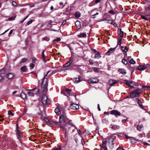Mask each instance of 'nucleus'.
I'll return each instance as SVG.
<instances>
[{
	"label": "nucleus",
	"mask_w": 150,
	"mask_h": 150,
	"mask_svg": "<svg viewBox=\"0 0 150 150\" xmlns=\"http://www.w3.org/2000/svg\"><path fill=\"white\" fill-rule=\"evenodd\" d=\"M50 72L49 71H47L46 74L44 76L41 81V88L43 93H46L47 91V87L48 83L47 78L49 77V76H47V74Z\"/></svg>",
	"instance_id": "obj_1"
},
{
	"label": "nucleus",
	"mask_w": 150,
	"mask_h": 150,
	"mask_svg": "<svg viewBox=\"0 0 150 150\" xmlns=\"http://www.w3.org/2000/svg\"><path fill=\"white\" fill-rule=\"evenodd\" d=\"M66 116L65 115H61L59 117V122L61 123H63V125H60L59 127L61 129L63 130H65V126Z\"/></svg>",
	"instance_id": "obj_2"
},
{
	"label": "nucleus",
	"mask_w": 150,
	"mask_h": 150,
	"mask_svg": "<svg viewBox=\"0 0 150 150\" xmlns=\"http://www.w3.org/2000/svg\"><path fill=\"white\" fill-rule=\"evenodd\" d=\"M141 92V90L139 89H137L133 90L130 93L131 98H135L139 97Z\"/></svg>",
	"instance_id": "obj_3"
},
{
	"label": "nucleus",
	"mask_w": 150,
	"mask_h": 150,
	"mask_svg": "<svg viewBox=\"0 0 150 150\" xmlns=\"http://www.w3.org/2000/svg\"><path fill=\"white\" fill-rule=\"evenodd\" d=\"M69 108L71 109L75 110L79 109V107L78 104L74 103L71 104Z\"/></svg>",
	"instance_id": "obj_4"
},
{
	"label": "nucleus",
	"mask_w": 150,
	"mask_h": 150,
	"mask_svg": "<svg viewBox=\"0 0 150 150\" xmlns=\"http://www.w3.org/2000/svg\"><path fill=\"white\" fill-rule=\"evenodd\" d=\"M42 103L44 104H46L48 102V99L45 95H43L42 97Z\"/></svg>",
	"instance_id": "obj_5"
},
{
	"label": "nucleus",
	"mask_w": 150,
	"mask_h": 150,
	"mask_svg": "<svg viewBox=\"0 0 150 150\" xmlns=\"http://www.w3.org/2000/svg\"><path fill=\"white\" fill-rule=\"evenodd\" d=\"M110 114L112 115H115L116 117H117L121 115L120 112L115 110H111L110 112Z\"/></svg>",
	"instance_id": "obj_6"
},
{
	"label": "nucleus",
	"mask_w": 150,
	"mask_h": 150,
	"mask_svg": "<svg viewBox=\"0 0 150 150\" xmlns=\"http://www.w3.org/2000/svg\"><path fill=\"white\" fill-rule=\"evenodd\" d=\"M58 123V122L56 121L50 120L47 125L50 127H52L54 125H57Z\"/></svg>",
	"instance_id": "obj_7"
},
{
	"label": "nucleus",
	"mask_w": 150,
	"mask_h": 150,
	"mask_svg": "<svg viewBox=\"0 0 150 150\" xmlns=\"http://www.w3.org/2000/svg\"><path fill=\"white\" fill-rule=\"evenodd\" d=\"M99 81L96 78H92L89 80V82L90 83H96L98 82Z\"/></svg>",
	"instance_id": "obj_8"
},
{
	"label": "nucleus",
	"mask_w": 150,
	"mask_h": 150,
	"mask_svg": "<svg viewBox=\"0 0 150 150\" xmlns=\"http://www.w3.org/2000/svg\"><path fill=\"white\" fill-rule=\"evenodd\" d=\"M92 51L93 52L96 54L95 55L94 58L98 59L100 58L101 57L100 56V54L99 52L95 49H93Z\"/></svg>",
	"instance_id": "obj_9"
},
{
	"label": "nucleus",
	"mask_w": 150,
	"mask_h": 150,
	"mask_svg": "<svg viewBox=\"0 0 150 150\" xmlns=\"http://www.w3.org/2000/svg\"><path fill=\"white\" fill-rule=\"evenodd\" d=\"M147 68V66L145 65H142L138 66L137 68V69L139 70L142 71Z\"/></svg>",
	"instance_id": "obj_10"
},
{
	"label": "nucleus",
	"mask_w": 150,
	"mask_h": 150,
	"mask_svg": "<svg viewBox=\"0 0 150 150\" xmlns=\"http://www.w3.org/2000/svg\"><path fill=\"white\" fill-rule=\"evenodd\" d=\"M36 88H34L32 89H28L27 90L30 91H29L28 92V95L31 96H33L34 95V93H35L34 90L36 89Z\"/></svg>",
	"instance_id": "obj_11"
},
{
	"label": "nucleus",
	"mask_w": 150,
	"mask_h": 150,
	"mask_svg": "<svg viewBox=\"0 0 150 150\" xmlns=\"http://www.w3.org/2000/svg\"><path fill=\"white\" fill-rule=\"evenodd\" d=\"M14 76L13 74L11 73H8L6 75V77L8 79H13Z\"/></svg>",
	"instance_id": "obj_12"
},
{
	"label": "nucleus",
	"mask_w": 150,
	"mask_h": 150,
	"mask_svg": "<svg viewBox=\"0 0 150 150\" xmlns=\"http://www.w3.org/2000/svg\"><path fill=\"white\" fill-rule=\"evenodd\" d=\"M135 101L137 102L139 105L142 108H144V106L142 104V102H141L140 100L138 98H136L135 99Z\"/></svg>",
	"instance_id": "obj_13"
},
{
	"label": "nucleus",
	"mask_w": 150,
	"mask_h": 150,
	"mask_svg": "<svg viewBox=\"0 0 150 150\" xmlns=\"http://www.w3.org/2000/svg\"><path fill=\"white\" fill-rule=\"evenodd\" d=\"M115 49V48H110L106 52V54L109 55L114 52Z\"/></svg>",
	"instance_id": "obj_14"
},
{
	"label": "nucleus",
	"mask_w": 150,
	"mask_h": 150,
	"mask_svg": "<svg viewBox=\"0 0 150 150\" xmlns=\"http://www.w3.org/2000/svg\"><path fill=\"white\" fill-rule=\"evenodd\" d=\"M54 111L56 114L58 115H59L60 114L61 112H62V110H61V109H60L58 108H55Z\"/></svg>",
	"instance_id": "obj_15"
},
{
	"label": "nucleus",
	"mask_w": 150,
	"mask_h": 150,
	"mask_svg": "<svg viewBox=\"0 0 150 150\" xmlns=\"http://www.w3.org/2000/svg\"><path fill=\"white\" fill-rule=\"evenodd\" d=\"M17 133L18 135V138L19 142L21 143V140L19 138H20L22 137V134L20 133V131L18 129H17Z\"/></svg>",
	"instance_id": "obj_16"
},
{
	"label": "nucleus",
	"mask_w": 150,
	"mask_h": 150,
	"mask_svg": "<svg viewBox=\"0 0 150 150\" xmlns=\"http://www.w3.org/2000/svg\"><path fill=\"white\" fill-rule=\"evenodd\" d=\"M150 16L149 14H146L145 15H142L141 17L142 19L146 21H148L149 20V16Z\"/></svg>",
	"instance_id": "obj_17"
},
{
	"label": "nucleus",
	"mask_w": 150,
	"mask_h": 150,
	"mask_svg": "<svg viewBox=\"0 0 150 150\" xmlns=\"http://www.w3.org/2000/svg\"><path fill=\"white\" fill-rule=\"evenodd\" d=\"M78 36L80 38H86V33H82L78 35Z\"/></svg>",
	"instance_id": "obj_18"
},
{
	"label": "nucleus",
	"mask_w": 150,
	"mask_h": 150,
	"mask_svg": "<svg viewBox=\"0 0 150 150\" xmlns=\"http://www.w3.org/2000/svg\"><path fill=\"white\" fill-rule=\"evenodd\" d=\"M116 83L115 81L114 80L111 79L109 81V83L110 85L113 86Z\"/></svg>",
	"instance_id": "obj_19"
},
{
	"label": "nucleus",
	"mask_w": 150,
	"mask_h": 150,
	"mask_svg": "<svg viewBox=\"0 0 150 150\" xmlns=\"http://www.w3.org/2000/svg\"><path fill=\"white\" fill-rule=\"evenodd\" d=\"M119 71L122 74L124 75L126 74V71L125 69H120L119 70Z\"/></svg>",
	"instance_id": "obj_20"
},
{
	"label": "nucleus",
	"mask_w": 150,
	"mask_h": 150,
	"mask_svg": "<svg viewBox=\"0 0 150 150\" xmlns=\"http://www.w3.org/2000/svg\"><path fill=\"white\" fill-rule=\"evenodd\" d=\"M72 90L66 89V96L67 94H69V96H71L72 94L71 92Z\"/></svg>",
	"instance_id": "obj_21"
},
{
	"label": "nucleus",
	"mask_w": 150,
	"mask_h": 150,
	"mask_svg": "<svg viewBox=\"0 0 150 150\" xmlns=\"http://www.w3.org/2000/svg\"><path fill=\"white\" fill-rule=\"evenodd\" d=\"M111 127L114 130H115L119 129L120 127L119 126L117 125H114L112 126Z\"/></svg>",
	"instance_id": "obj_22"
},
{
	"label": "nucleus",
	"mask_w": 150,
	"mask_h": 150,
	"mask_svg": "<svg viewBox=\"0 0 150 150\" xmlns=\"http://www.w3.org/2000/svg\"><path fill=\"white\" fill-rule=\"evenodd\" d=\"M75 25L77 28L79 29L81 28V24L80 21H77L75 22Z\"/></svg>",
	"instance_id": "obj_23"
},
{
	"label": "nucleus",
	"mask_w": 150,
	"mask_h": 150,
	"mask_svg": "<svg viewBox=\"0 0 150 150\" xmlns=\"http://www.w3.org/2000/svg\"><path fill=\"white\" fill-rule=\"evenodd\" d=\"M73 81L75 83H78L80 81V79L79 77L77 78H74V79Z\"/></svg>",
	"instance_id": "obj_24"
},
{
	"label": "nucleus",
	"mask_w": 150,
	"mask_h": 150,
	"mask_svg": "<svg viewBox=\"0 0 150 150\" xmlns=\"http://www.w3.org/2000/svg\"><path fill=\"white\" fill-rule=\"evenodd\" d=\"M122 50L125 52H127L128 51V49L125 46H122L121 47Z\"/></svg>",
	"instance_id": "obj_25"
},
{
	"label": "nucleus",
	"mask_w": 150,
	"mask_h": 150,
	"mask_svg": "<svg viewBox=\"0 0 150 150\" xmlns=\"http://www.w3.org/2000/svg\"><path fill=\"white\" fill-rule=\"evenodd\" d=\"M20 96L23 99H25L26 97V94L23 92H22L21 93Z\"/></svg>",
	"instance_id": "obj_26"
},
{
	"label": "nucleus",
	"mask_w": 150,
	"mask_h": 150,
	"mask_svg": "<svg viewBox=\"0 0 150 150\" xmlns=\"http://www.w3.org/2000/svg\"><path fill=\"white\" fill-rule=\"evenodd\" d=\"M125 82V83L126 84L128 85H130V84H132L133 83V82L131 81H128L127 80H125L124 81Z\"/></svg>",
	"instance_id": "obj_27"
},
{
	"label": "nucleus",
	"mask_w": 150,
	"mask_h": 150,
	"mask_svg": "<svg viewBox=\"0 0 150 150\" xmlns=\"http://www.w3.org/2000/svg\"><path fill=\"white\" fill-rule=\"evenodd\" d=\"M143 126L142 125H138L137 126V129L139 131H140L141 129L143 128Z\"/></svg>",
	"instance_id": "obj_28"
},
{
	"label": "nucleus",
	"mask_w": 150,
	"mask_h": 150,
	"mask_svg": "<svg viewBox=\"0 0 150 150\" xmlns=\"http://www.w3.org/2000/svg\"><path fill=\"white\" fill-rule=\"evenodd\" d=\"M42 58L43 61L45 62H46V60H45V55L44 54V51H43L42 52Z\"/></svg>",
	"instance_id": "obj_29"
},
{
	"label": "nucleus",
	"mask_w": 150,
	"mask_h": 150,
	"mask_svg": "<svg viewBox=\"0 0 150 150\" xmlns=\"http://www.w3.org/2000/svg\"><path fill=\"white\" fill-rule=\"evenodd\" d=\"M21 71L23 72H25L26 71L27 69L26 66H23L21 68Z\"/></svg>",
	"instance_id": "obj_30"
},
{
	"label": "nucleus",
	"mask_w": 150,
	"mask_h": 150,
	"mask_svg": "<svg viewBox=\"0 0 150 150\" xmlns=\"http://www.w3.org/2000/svg\"><path fill=\"white\" fill-rule=\"evenodd\" d=\"M75 16L76 17L79 18L81 16V13L79 12H76L75 13Z\"/></svg>",
	"instance_id": "obj_31"
},
{
	"label": "nucleus",
	"mask_w": 150,
	"mask_h": 150,
	"mask_svg": "<svg viewBox=\"0 0 150 150\" xmlns=\"http://www.w3.org/2000/svg\"><path fill=\"white\" fill-rule=\"evenodd\" d=\"M123 35V32L122 31L121 29H120L119 33V36H120L121 38H122V37Z\"/></svg>",
	"instance_id": "obj_32"
},
{
	"label": "nucleus",
	"mask_w": 150,
	"mask_h": 150,
	"mask_svg": "<svg viewBox=\"0 0 150 150\" xmlns=\"http://www.w3.org/2000/svg\"><path fill=\"white\" fill-rule=\"evenodd\" d=\"M55 26L56 28H57L56 29H52L51 30L53 31H57L58 30H59L60 29L59 26L57 25H55Z\"/></svg>",
	"instance_id": "obj_33"
},
{
	"label": "nucleus",
	"mask_w": 150,
	"mask_h": 150,
	"mask_svg": "<svg viewBox=\"0 0 150 150\" xmlns=\"http://www.w3.org/2000/svg\"><path fill=\"white\" fill-rule=\"evenodd\" d=\"M122 62L124 64L126 65L127 63V60L125 59H123L122 61Z\"/></svg>",
	"instance_id": "obj_34"
},
{
	"label": "nucleus",
	"mask_w": 150,
	"mask_h": 150,
	"mask_svg": "<svg viewBox=\"0 0 150 150\" xmlns=\"http://www.w3.org/2000/svg\"><path fill=\"white\" fill-rule=\"evenodd\" d=\"M68 125H69L71 126H73V124L72 122H68L67 123H66V126L68 127Z\"/></svg>",
	"instance_id": "obj_35"
},
{
	"label": "nucleus",
	"mask_w": 150,
	"mask_h": 150,
	"mask_svg": "<svg viewBox=\"0 0 150 150\" xmlns=\"http://www.w3.org/2000/svg\"><path fill=\"white\" fill-rule=\"evenodd\" d=\"M122 38H120L117 42L118 45H121L122 40Z\"/></svg>",
	"instance_id": "obj_36"
},
{
	"label": "nucleus",
	"mask_w": 150,
	"mask_h": 150,
	"mask_svg": "<svg viewBox=\"0 0 150 150\" xmlns=\"http://www.w3.org/2000/svg\"><path fill=\"white\" fill-rule=\"evenodd\" d=\"M61 150V146H59L57 148H56L52 150Z\"/></svg>",
	"instance_id": "obj_37"
},
{
	"label": "nucleus",
	"mask_w": 150,
	"mask_h": 150,
	"mask_svg": "<svg viewBox=\"0 0 150 150\" xmlns=\"http://www.w3.org/2000/svg\"><path fill=\"white\" fill-rule=\"evenodd\" d=\"M27 60V58H23L21 60V63H23L25 62Z\"/></svg>",
	"instance_id": "obj_38"
},
{
	"label": "nucleus",
	"mask_w": 150,
	"mask_h": 150,
	"mask_svg": "<svg viewBox=\"0 0 150 150\" xmlns=\"http://www.w3.org/2000/svg\"><path fill=\"white\" fill-rule=\"evenodd\" d=\"M136 142V140L134 139H131V142L132 144H134Z\"/></svg>",
	"instance_id": "obj_39"
},
{
	"label": "nucleus",
	"mask_w": 150,
	"mask_h": 150,
	"mask_svg": "<svg viewBox=\"0 0 150 150\" xmlns=\"http://www.w3.org/2000/svg\"><path fill=\"white\" fill-rule=\"evenodd\" d=\"M102 122L104 123H105L106 124H108V120L105 119H103L102 120Z\"/></svg>",
	"instance_id": "obj_40"
},
{
	"label": "nucleus",
	"mask_w": 150,
	"mask_h": 150,
	"mask_svg": "<svg viewBox=\"0 0 150 150\" xmlns=\"http://www.w3.org/2000/svg\"><path fill=\"white\" fill-rule=\"evenodd\" d=\"M107 149L105 145H103V146L101 147V150H107Z\"/></svg>",
	"instance_id": "obj_41"
},
{
	"label": "nucleus",
	"mask_w": 150,
	"mask_h": 150,
	"mask_svg": "<svg viewBox=\"0 0 150 150\" xmlns=\"http://www.w3.org/2000/svg\"><path fill=\"white\" fill-rule=\"evenodd\" d=\"M59 4L60 5V7L62 8L63 7L65 6V5L62 2H60Z\"/></svg>",
	"instance_id": "obj_42"
},
{
	"label": "nucleus",
	"mask_w": 150,
	"mask_h": 150,
	"mask_svg": "<svg viewBox=\"0 0 150 150\" xmlns=\"http://www.w3.org/2000/svg\"><path fill=\"white\" fill-rule=\"evenodd\" d=\"M108 13L112 15H114L115 14V12L113 10H111L109 11H108Z\"/></svg>",
	"instance_id": "obj_43"
},
{
	"label": "nucleus",
	"mask_w": 150,
	"mask_h": 150,
	"mask_svg": "<svg viewBox=\"0 0 150 150\" xmlns=\"http://www.w3.org/2000/svg\"><path fill=\"white\" fill-rule=\"evenodd\" d=\"M61 93L63 94L65 96L66 94V90L65 89H63L62 90Z\"/></svg>",
	"instance_id": "obj_44"
},
{
	"label": "nucleus",
	"mask_w": 150,
	"mask_h": 150,
	"mask_svg": "<svg viewBox=\"0 0 150 150\" xmlns=\"http://www.w3.org/2000/svg\"><path fill=\"white\" fill-rule=\"evenodd\" d=\"M16 17V16H15L13 17H11L9 18H8V20L9 21H12L14 20L15 17Z\"/></svg>",
	"instance_id": "obj_45"
},
{
	"label": "nucleus",
	"mask_w": 150,
	"mask_h": 150,
	"mask_svg": "<svg viewBox=\"0 0 150 150\" xmlns=\"http://www.w3.org/2000/svg\"><path fill=\"white\" fill-rule=\"evenodd\" d=\"M93 71L96 72H98V71L99 69L96 67H94L93 68Z\"/></svg>",
	"instance_id": "obj_46"
},
{
	"label": "nucleus",
	"mask_w": 150,
	"mask_h": 150,
	"mask_svg": "<svg viewBox=\"0 0 150 150\" xmlns=\"http://www.w3.org/2000/svg\"><path fill=\"white\" fill-rule=\"evenodd\" d=\"M107 23H108L110 24H112L113 23V21L112 20H108L107 22Z\"/></svg>",
	"instance_id": "obj_47"
},
{
	"label": "nucleus",
	"mask_w": 150,
	"mask_h": 150,
	"mask_svg": "<svg viewBox=\"0 0 150 150\" xmlns=\"http://www.w3.org/2000/svg\"><path fill=\"white\" fill-rule=\"evenodd\" d=\"M44 120L46 122L47 124L48 123L50 120H49L47 118H44Z\"/></svg>",
	"instance_id": "obj_48"
},
{
	"label": "nucleus",
	"mask_w": 150,
	"mask_h": 150,
	"mask_svg": "<svg viewBox=\"0 0 150 150\" xmlns=\"http://www.w3.org/2000/svg\"><path fill=\"white\" fill-rule=\"evenodd\" d=\"M129 62L132 64H134L135 63V61L133 60V59L132 58L129 61Z\"/></svg>",
	"instance_id": "obj_49"
},
{
	"label": "nucleus",
	"mask_w": 150,
	"mask_h": 150,
	"mask_svg": "<svg viewBox=\"0 0 150 150\" xmlns=\"http://www.w3.org/2000/svg\"><path fill=\"white\" fill-rule=\"evenodd\" d=\"M8 115H11L12 116H13L14 115L13 113L10 111H8Z\"/></svg>",
	"instance_id": "obj_50"
},
{
	"label": "nucleus",
	"mask_w": 150,
	"mask_h": 150,
	"mask_svg": "<svg viewBox=\"0 0 150 150\" xmlns=\"http://www.w3.org/2000/svg\"><path fill=\"white\" fill-rule=\"evenodd\" d=\"M28 16H27L25 17L22 20L20 21V23H23L24 21L28 17Z\"/></svg>",
	"instance_id": "obj_51"
},
{
	"label": "nucleus",
	"mask_w": 150,
	"mask_h": 150,
	"mask_svg": "<svg viewBox=\"0 0 150 150\" xmlns=\"http://www.w3.org/2000/svg\"><path fill=\"white\" fill-rule=\"evenodd\" d=\"M12 4L13 6H16L17 5V3L14 1H12Z\"/></svg>",
	"instance_id": "obj_52"
},
{
	"label": "nucleus",
	"mask_w": 150,
	"mask_h": 150,
	"mask_svg": "<svg viewBox=\"0 0 150 150\" xmlns=\"http://www.w3.org/2000/svg\"><path fill=\"white\" fill-rule=\"evenodd\" d=\"M89 61V63L91 64H93V60L91 59H90Z\"/></svg>",
	"instance_id": "obj_53"
},
{
	"label": "nucleus",
	"mask_w": 150,
	"mask_h": 150,
	"mask_svg": "<svg viewBox=\"0 0 150 150\" xmlns=\"http://www.w3.org/2000/svg\"><path fill=\"white\" fill-rule=\"evenodd\" d=\"M61 40V39L60 38H57V39H55L54 40H53V41H60Z\"/></svg>",
	"instance_id": "obj_54"
},
{
	"label": "nucleus",
	"mask_w": 150,
	"mask_h": 150,
	"mask_svg": "<svg viewBox=\"0 0 150 150\" xmlns=\"http://www.w3.org/2000/svg\"><path fill=\"white\" fill-rule=\"evenodd\" d=\"M32 62L34 63L37 60V59L34 57L32 58Z\"/></svg>",
	"instance_id": "obj_55"
},
{
	"label": "nucleus",
	"mask_w": 150,
	"mask_h": 150,
	"mask_svg": "<svg viewBox=\"0 0 150 150\" xmlns=\"http://www.w3.org/2000/svg\"><path fill=\"white\" fill-rule=\"evenodd\" d=\"M32 20H30L27 23V25H29V24H31L32 22Z\"/></svg>",
	"instance_id": "obj_56"
},
{
	"label": "nucleus",
	"mask_w": 150,
	"mask_h": 150,
	"mask_svg": "<svg viewBox=\"0 0 150 150\" xmlns=\"http://www.w3.org/2000/svg\"><path fill=\"white\" fill-rule=\"evenodd\" d=\"M30 67H31L32 68H33L34 66V64L33 63H30Z\"/></svg>",
	"instance_id": "obj_57"
},
{
	"label": "nucleus",
	"mask_w": 150,
	"mask_h": 150,
	"mask_svg": "<svg viewBox=\"0 0 150 150\" xmlns=\"http://www.w3.org/2000/svg\"><path fill=\"white\" fill-rule=\"evenodd\" d=\"M71 62L72 61H71V60H70L68 62H67L66 64L69 65L71 63Z\"/></svg>",
	"instance_id": "obj_58"
},
{
	"label": "nucleus",
	"mask_w": 150,
	"mask_h": 150,
	"mask_svg": "<svg viewBox=\"0 0 150 150\" xmlns=\"http://www.w3.org/2000/svg\"><path fill=\"white\" fill-rule=\"evenodd\" d=\"M81 142L83 145L85 144V141L84 139L83 138H82L81 140Z\"/></svg>",
	"instance_id": "obj_59"
},
{
	"label": "nucleus",
	"mask_w": 150,
	"mask_h": 150,
	"mask_svg": "<svg viewBox=\"0 0 150 150\" xmlns=\"http://www.w3.org/2000/svg\"><path fill=\"white\" fill-rule=\"evenodd\" d=\"M125 138L126 139H131V137H129V136L126 135H125Z\"/></svg>",
	"instance_id": "obj_60"
},
{
	"label": "nucleus",
	"mask_w": 150,
	"mask_h": 150,
	"mask_svg": "<svg viewBox=\"0 0 150 150\" xmlns=\"http://www.w3.org/2000/svg\"><path fill=\"white\" fill-rule=\"evenodd\" d=\"M39 93H40L39 89H38L37 90V92L35 93L36 95H38Z\"/></svg>",
	"instance_id": "obj_61"
},
{
	"label": "nucleus",
	"mask_w": 150,
	"mask_h": 150,
	"mask_svg": "<svg viewBox=\"0 0 150 150\" xmlns=\"http://www.w3.org/2000/svg\"><path fill=\"white\" fill-rule=\"evenodd\" d=\"M4 118L2 116H0V121L4 120Z\"/></svg>",
	"instance_id": "obj_62"
},
{
	"label": "nucleus",
	"mask_w": 150,
	"mask_h": 150,
	"mask_svg": "<svg viewBox=\"0 0 150 150\" xmlns=\"http://www.w3.org/2000/svg\"><path fill=\"white\" fill-rule=\"evenodd\" d=\"M100 2V0H95V3L96 4H97Z\"/></svg>",
	"instance_id": "obj_63"
},
{
	"label": "nucleus",
	"mask_w": 150,
	"mask_h": 150,
	"mask_svg": "<svg viewBox=\"0 0 150 150\" xmlns=\"http://www.w3.org/2000/svg\"><path fill=\"white\" fill-rule=\"evenodd\" d=\"M117 150H125V149H123L121 148H120V147H119V148H118Z\"/></svg>",
	"instance_id": "obj_64"
}]
</instances>
